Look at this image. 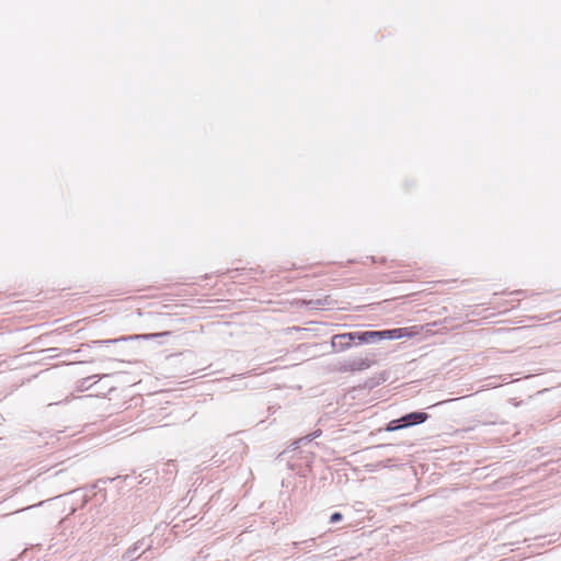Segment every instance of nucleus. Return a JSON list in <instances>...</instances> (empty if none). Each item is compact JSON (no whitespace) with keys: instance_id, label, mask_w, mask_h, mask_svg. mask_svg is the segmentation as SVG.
I'll return each instance as SVG.
<instances>
[{"instance_id":"1","label":"nucleus","mask_w":561,"mask_h":561,"mask_svg":"<svg viewBox=\"0 0 561 561\" xmlns=\"http://www.w3.org/2000/svg\"><path fill=\"white\" fill-rule=\"evenodd\" d=\"M423 330L422 325H413L409 328H398L392 330H383L379 331L380 340H396V339H411L415 335H419Z\"/></svg>"},{"instance_id":"2","label":"nucleus","mask_w":561,"mask_h":561,"mask_svg":"<svg viewBox=\"0 0 561 561\" xmlns=\"http://www.w3.org/2000/svg\"><path fill=\"white\" fill-rule=\"evenodd\" d=\"M373 365V360L367 357H359L352 360L346 362L340 370L342 371H359L370 368Z\"/></svg>"},{"instance_id":"3","label":"nucleus","mask_w":561,"mask_h":561,"mask_svg":"<svg viewBox=\"0 0 561 561\" xmlns=\"http://www.w3.org/2000/svg\"><path fill=\"white\" fill-rule=\"evenodd\" d=\"M354 336L352 333H341L332 336L331 345L336 351H345L352 346Z\"/></svg>"},{"instance_id":"4","label":"nucleus","mask_w":561,"mask_h":561,"mask_svg":"<svg viewBox=\"0 0 561 561\" xmlns=\"http://www.w3.org/2000/svg\"><path fill=\"white\" fill-rule=\"evenodd\" d=\"M428 415L425 412H412L402 416L399 421L403 422L404 426L420 424L427 420Z\"/></svg>"},{"instance_id":"5","label":"nucleus","mask_w":561,"mask_h":561,"mask_svg":"<svg viewBox=\"0 0 561 561\" xmlns=\"http://www.w3.org/2000/svg\"><path fill=\"white\" fill-rule=\"evenodd\" d=\"M354 341L358 340L360 343H369L368 331L365 332H351Z\"/></svg>"},{"instance_id":"6","label":"nucleus","mask_w":561,"mask_h":561,"mask_svg":"<svg viewBox=\"0 0 561 561\" xmlns=\"http://www.w3.org/2000/svg\"><path fill=\"white\" fill-rule=\"evenodd\" d=\"M170 332H160V333H150V334H139L136 335L135 339L150 340L159 336H167Z\"/></svg>"},{"instance_id":"7","label":"nucleus","mask_w":561,"mask_h":561,"mask_svg":"<svg viewBox=\"0 0 561 561\" xmlns=\"http://www.w3.org/2000/svg\"><path fill=\"white\" fill-rule=\"evenodd\" d=\"M400 422L401 421H399V420H393V421L389 422L387 424V426H386V431L387 432H394V431H398V430L404 427V425L400 424Z\"/></svg>"},{"instance_id":"8","label":"nucleus","mask_w":561,"mask_h":561,"mask_svg":"<svg viewBox=\"0 0 561 561\" xmlns=\"http://www.w3.org/2000/svg\"><path fill=\"white\" fill-rule=\"evenodd\" d=\"M369 343L380 340L379 331H368Z\"/></svg>"},{"instance_id":"9","label":"nucleus","mask_w":561,"mask_h":561,"mask_svg":"<svg viewBox=\"0 0 561 561\" xmlns=\"http://www.w3.org/2000/svg\"><path fill=\"white\" fill-rule=\"evenodd\" d=\"M343 518L342 514L339 513V512H335L331 515L330 517V522L331 523H336V522H340L341 519Z\"/></svg>"},{"instance_id":"10","label":"nucleus","mask_w":561,"mask_h":561,"mask_svg":"<svg viewBox=\"0 0 561 561\" xmlns=\"http://www.w3.org/2000/svg\"><path fill=\"white\" fill-rule=\"evenodd\" d=\"M124 340H126V339L125 337L118 339V341H124ZM112 342H117V340L103 341L102 343H112Z\"/></svg>"}]
</instances>
